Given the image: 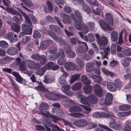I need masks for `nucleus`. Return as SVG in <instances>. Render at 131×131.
<instances>
[{"instance_id": "f257e3e1", "label": "nucleus", "mask_w": 131, "mask_h": 131, "mask_svg": "<svg viewBox=\"0 0 131 131\" xmlns=\"http://www.w3.org/2000/svg\"><path fill=\"white\" fill-rule=\"evenodd\" d=\"M45 96L47 98L53 101L58 100L61 98H66V97L65 96L62 94L59 95L51 93L49 92H47L45 94Z\"/></svg>"}, {"instance_id": "f03ea898", "label": "nucleus", "mask_w": 131, "mask_h": 131, "mask_svg": "<svg viewBox=\"0 0 131 131\" xmlns=\"http://www.w3.org/2000/svg\"><path fill=\"white\" fill-rule=\"evenodd\" d=\"M97 41L100 48L102 50H103L107 44L108 39L106 37L103 36L101 37L100 38L97 40Z\"/></svg>"}, {"instance_id": "7ed1b4c3", "label": "nucleus", "mask_w": 131, "mask_h": 131, "mask_svg": "<svg viewBox=\"0 0 131 131\" xmlns=\"http://www.w3.org/2000/svg\"><path fill=\"white\" fill-rule=\"evenodd\" d=\"M29 25H27L25 24L21 25L22 30L23 32H21L20 34L21 36L24 35L30 34L32 33V30Z\"/></svg>"}, {"instance_id": "20e7f679", "label": "nucleus", "mask_w": 131, "mask_h": 131, "mask_svg": "<svg viewBox=\"0 0 131 131\" xmlns=\"http://www.w3.org/2000/svg\"><path fill=\"white\" fill-rule=\"evenodd\" d=\"M75 126L79 127H85L88 124L87 121L84 119H80L75 121L73 123Z\"/></svg>"}, {"instance_id": "39448f33", "label": "nucleus", "mask_w": 131, "mask_h": 131, "mask_svg": "<svg viewBox=\"0 0 131 131\" xmlns=\"http://www.w3.org/2000/svg\"><path fill=\"white\" fill-rule=\"evenodd\" d=\"M49 108V105L46 103L43 102L41 103L39 106L40 112L39 114L42 115H46L45 113L48 110Z\"/></svg>"}, {"instance_id": "423d86ee", "label": "nucleus", "mask_w": 131, "mask_h": 131, "mask_svg": "<svg viewBox=\"0 0 131 131\" xmlns=\"http://www.w3.org/2000/svg\"><path fill=\"white\" fill-rule=\"evenodd\" d=\"M93 90L95 94L99 97H101L103 94L102 88L98 84H95L93 87Z\"/></svg>"}, {"instance_id": "0eeeda50", "label": "nucleus", "mask_w": 131, "mask_h": 131, "mask_svg": "<svg viewBox=\"0 0 131 131\" xmlns=\"http://www.w3.org/2000/svg\"><path fill=\"white\" fill-rule=\"evenodd\" d=\"M61 104L66 107H68L75 104V103L72 100L66 99L62 101L61 102Z\"/></svg>"}, {"instance_id": "6e6552de", "label": "nucleus", "mask_w": 131, "mask_h": 131, "mask_svg": "<svg viewBox=\"0 0 131 131\" xmlns=\"http://www.w3.org/2000/svg\"><path fill=\"white\" fill-rule=\"evenodd\" d=\"M24 64L29 69H34L36 67L37 63H35L32 60H27L24 61Z\"/></svg>"}, {"instance_id": "1a4fd4ad", "label": "nucleus", "mask_w": 131, "mask_h": 131, "mask_svg": "<svg viewBox=\"0 0 131 131\" xmlns=\"http://www.w3.org/2000/svg\"><path fill=\"white\" fill-rule=\"evenodd\" d=\"M77 98L79 101L81 103L83 104L84 105H90V103L87 101L88 97L87 98L85 96L82 94H80L78 96Z\"/></svg>"}, {"instance_id": "9d476101", "label": "nucleus", "mask_w": 131, "mask_h": 131, "mask_svg": "<svg viewBox=\"0 0 131 131\" xmlns=\"http://www.w3.org/2000/svg\"><path fill=\"white\" fill-rule=\"evenodd\" d=\"M61 56L58 59L57 61L58 64L60 65H63L66 61V59L64 52L63 49H61Z\"/></svg>"}, {"instance_id": "9b49d317", "label": "nucleus", "mask_w": 131, "mask_h": 131, "mask_svg": "<svg viewBox=\"0 0 131 131\" xmlns=\"http://www.w3.org/2000/svg\"><path fill=\"white\" fill-rule=\"evenodd\" d=\"M69 111L71 112H79L81 111L82 108L80 106L77 105L75 103L73 105H72L69 108Z\"/></svg>"}, {"instance_id": "f8f14e48", "label": "nucleus", "mask_w": 131, "mask_h": 131, "mask_svg": "<svg viewBox=\"0 0 131 131\" xmlns=\"http://www.w3.org/2000/svg\"><path fill=\"white\" fill-rule=\"evenodd\" d=\"M84 45L78 48L77 50L79 53L82 54L88 50V48L86 44L84 42H82Z\"/></svg>"}, {"instance_id": "ddd939ff", "label": "nucleus", "mask_w": 131, "mask_h": 131, "mask_svg": "<svg viewBox=\"0 0 131 131\" xmlns=\"http://www.w3.org/2000/svg\"><path fill=\"white\" fill-rule=\"evenodd\" d=\"M111 122L109 123V126L111 128L116 129L120 127V125L116 123V121L113 118L111 119Z\"/></svg>"}, {"instance_id": "4468645a", "label": "nucleus", "mask_w": 131, "mask_h": 131, "mask_svg": "<svg viewBox=\"0 0 131 131\" xmlns=\"http://www.w3.org/2000/svg\"><path fill=\"white\" fill-rule=\"evenodd\" d=\"M88 101L92 104H96L98 101L96 97L94 94H91L88 96Z\"/></svg>"}, {"instance_id": "2eb2a0df", "label": "nucleus", "mask_w": 131, "mask_h": 131, "mask_svg": "<svg viewBox=\"0 0 131 131\" xmlns=\"http://www.w3.org/2000/svg\"><path fill=\"white\" fill-rule=\"evenodd\" d=\"M92 116L95 118L105 117L107 118L108 115L106 113L104 112H94Z\"/></svg>"}, {"instance_id": "dca6fc26", "label": "nucleus", "mask_w": 131, "mask_h": 131, "mask_svg": "<svg viewBox=\"0 0 131 131\" xmlns=\"http://www.w3.org/2000/svg\"><path fill=\"white\" fill-rule=\"evenodd\" d=\"M113 95L112 94L108 93L106 95L105 100L106 102V104L108 105L112 103Z\"/></svg>"}, {"instance_id": "f3484780", "label": "nucleus", "mask_w": 131, "mask_h": 131, "mask_svg": "<svg viewBox=\"0 0 131 131\" xmlns=\"http://www.w3.org/2000/svg\"><path fill=\"white\" fill-rule=\"evenodd\" d=\"M64 67L67 70H72L75 68V65L72 62L70 61L66 62L64 64Z\"/></svg>"}, {"instance_id": "a211bd4d", "label": "nucleus", "mask_w": 131, "mask_h": 131, "mask_svg": "<svg viewBox=\"0 0 131 131\" xmlns=\"http://www.w3.org/2000/svg\"><path fill=\"white\" fill-rule=\"evenodd\" d=\"M107 85L108 89L111 91L114 92L117 89L116 84L113 82L108 83L107 84Z\"/></svg>"}, {"instance_id": "6ab92c4d", "label": "nucleus", "mask_w": 131, "mask_h": 131, "mask_svg": "<svg viewBox=\"0 0 131 131\" xmlns=\"http://www.w3.org/2000/svg\"><path fill=\"white\" fill-rule=\"evenodd\" d=\"M13 34L12 32H9L5 36V37L9 40L11 42L13 43L17 41V38H13Z\"/></svg>"}, {"instance_id": "aec40b11", "label": "nucleus", "mask_w": 131, "mask_h": 131, "mask_svg": "<svg viewBox=\"0 0 131 131\" xmlns=\"http://www.w3.org/2000/svg\"><path fill=\"white\" fill-rule=\"evenodd\" d=\"M17 52V49L16 48L14 47H9L6 51L7 53L11 55H14L16 54Z\"/></svg>"}, {"instance_id": "412c9836", "label": "nucleus", "mask_w": 131, "mask_h": 131, "mask_svg": "<svg viewBox=\"0 0 131 131\" xmlns=\"http://www.w3.org/2000/svg\"><path fill=\"white\" fill-rule=\"evenodd\" d=\"M100 24L103 29L111 30L112 29L108 24H106L105 21L103 20H101L100 21Z\"/></svg>"}, {"instance_id": "4be33fe9", "label": "nucleus", "mask_w": 131, "mask_h": 131, "mask_svg": "<svg viewBox=\"0 0 131 131\" xmlns=\"http://www.w3.org/2000/svg\"><path fill=\"white\" fill-rule=\"evenodd\" d=\"M60 15L66 21V23L70 24L71 23V19L70 16L63 13H60Z\"/></svg>"}, {"instance_id": "5701e85b", "label": "nucleus", "mask_w": 131, "mask_h": 131, "mask_svg": "<svg viewBox=\"0 0 131 131\" xmlns=\"http://www.w3.org/2000/svg\"><path fill=\"white\" fill-rule=\"evenodd\" d=\"M12 74L16 78V80L20 83L23 82L24 79L22 78L19 73L15 71L12 72Z\"/></svg>"}, {"instance_id": "b1692460", "label": "nucleus", "mask_w": 131, "mask_h": 131, "mask_svg": "<svg viewBox=\"0 0 131 131\" xmlns=\"http://www.w3.org/2000/svg\"><path fill=\"white\" fill-rule=\"evenodd\" d=\"M11 28L13 31L17 32H19L20 30V27L16 23H13L10 25Z\"/></svg>"}, {"instance_id": "393cba45", "label": "nucleus", "mask_w": 131, "mask_h": 131, "mask_svg": "<svg viewBox=\"0 0 131 131\" xmlns=\"http://www.w3.org/2000/svg\"><path fill=\"white\" fill-rule=\"evenodd\" d=\"M84 40L87 41L92 42L95 40V37L92 34H89L87 36L84 35Z\"/></svg>"}, {"instance_id": "a878e982", "label": "nucleus", "mask_w": 131, "mask_h": 131, "mask_svg": "<svg viewBox=\"0 0 131 131\" xmlns=\"http://www.w3.org/2000/svg\"><path fill=\"white\" fill-rule=\"evenodd\" d=\"M82 87V83L81 82H78L72 86L71 89L73 90L76 91L80 90Z\"/></svg>"}, {"instance_id": "bb28decb", "label": "nucleus", "mask_w": 131, "mask_h": 131, "mask_svg": "<svg viewBox=\"0 0 131 131\" xmlns=\"http://www.w3.org/2000/svg\"><path fill=\"white\" fill-rule=\"evenodd\" d=\"M90 105V104L89 105H80V106L83 107V112L84 113L89 114L90 113V112L91 111L92 108H91L89 106Z\"/></svg>"}, {"instance_id": "cd10ccee", "label": "nucleus", "mask_w": 131, "mask_h": 131, "mask_svg": "<svg viewBox=\"0 0 131 131\" xmlns=\"http://www.w3.org/2000/svg\"><path fill=\"white\" fill-rule=\"evenodd\" d=\"M49 42L48 40H46L41 42L40 46V48L42 50L46 49L49 45Z\"/></svg>"}, {"instance_id": "c85d7f7f", "label": "nucleus", "mask_w": 131, "mask_h": 131, "mask_svg": "<svg viewBox=\"0 0 131 131\" xmlns=\"http://www.w3.org/2000/svg\"><path fill=\"white\" fill-rule=\"evenodd\" d=\"M118 34L115 31L112 32L111 34V38L112 41L114 42H116L118 39Z\"/></svg>"}, {"instance_id": "c756f323", "label": "nucleus", "mask_w": 131, "mask_h": 131, "mask_svg": "<svg viewBox=\"0 0 131 131\" xmlns=\"http://www.w3.org/2000/svg\"><path fill=\"white\" fill-rule=\"evenodd\" d=\"M80 77L79 74H74L71 76L70 78V83L71 84H72Z\"/></svg>"}, {"instance_id": "7c9ffc66", "label": "nucleus", "mask_w": 131, "mask_h": 131, "mask_svg": "<svg viewBox=\"0 0 131 131\" xmlns=\"http://www.w3.org/2000/svg\"><path fill=\"white\" fill-rule=\"evenodd\" d=\"M66 55L68 57L72 58L74 57L75 56V52L73 51L68 50L65 51Z\"/></svg>"}, {"instance_id": "2f4dec72", "label": "nucleus", "mask_w": 131, "mask_h": 131, "mask_svg": "<svg viewBox=\"0 0 131 131\" xmlns=\"http://www.w3.org/2000/svg\"><path fill=\"white\" fill-rule=\"evenodd\" d=\"M78 21L77 20H76L74 22V25L75 28L78 30H80L82 28L83 26L82 23V21L79 20Z\"/></svg>"}, {"instance_id": "473e14b6", "label": "nucleus", "mask_w": 131, "mask_h": 131, "mask_svg": "<svg viewBox=\"0 0 131 131\" xmlns=\"http://www.w3.org/2000/svg\"><path fill=\"white\" fill-rule=\"evenodd\" d=\"M106 18L111 25H113V21L112 16L110 13H106L105 15Z\"/></svg>"}, {"instance_id": "72a5a7b5", "label": "nucleus", "mask_w": 131, "mask_h": 131, "mask_svg": "<svg viewBox=\"0 0 131 131\" xmlns=\"http://www.w3.org/2000/svg\"><path fill=\"white\" fill-rule=\"evenodd\" d=\"M130 108V105L127 104L122 105L120 106L119 107V109L121 111H125L129 110Z\"/></svg>"}, {"instance_id": "f704fd0d", "label": "nucleus", "mask_w": 131, "mask_h": 131, "mask_svg": "<svg viewBox=\"0 0 131 131\" xmlns=\"http://www.w3.org/2000/svg\"><path fill=\"white\" fill-rule=\"evenodd\" d=\"M129 60L128 58H123L121 61L122 64L125 67L128 66L129 64Z\"/></svg>"}, {"instance_id": "c9c22d12", "label": "nucleus", "mask_w": 131, "mask_h": 131, "mask_svg": "<svg viewBox=\"0 0 131 131\" xmlns=\"http://www.w3.org/2000/svg\"><path fill=\"white\" fill-rule=\"evenodd\" d=\"M110 48H107L104 50V53L103 52H101L100 53L102 55V58L103 59L106 58V56L108 54L110 53Z\"/></svg>"}, {"instance_id": "e433bc0d", "label": "nucleus", "mask_w": 131, "mask_h": 131, "mask_svg": "<svg viewBox=\"0 0 131 131\" xmlns=\"http://www.w3.org/2000/svg\"><path fill=\"white\" fill-rule=\"evenodd\" d=\"M131 114V110L127 112H120L117 113V116L119 117L127 116Z\"/></svg>"}, {"instance_id": "4c0bfd02", "label": "nucleus", "mask_w": 131, "mask_h": 131, "mask_svg": "<svg viewBox=\"0 0 131 131\" xmlns=\"http://www.w3.org/2000/svg\"><path fill=\"white\" fill-rule=\"evenodd\" d=\"M81 79L82 81L85 84H90L91 83L90 81L85 75H82Z\"/></svg>"}, {"instance_id": "58836bf2", "label": "nucleus", "mask_w": 131, "mask_h": 131, "mask_svg": "<svg viewBox=\"0 0 131 131\" xmlns=\"http://www.w3.org/2000/svg\"><path fill=\"white\" fill-rule=\"evenodd\" d=\"M84 91L86 93H89L91 92L92 90V86L89 85H85L83 87Z\"/></svg>"}, {"instance_id": "ea45409f", "label": "nucleus", "mask_w": 131, "mask_h": 131, "mask_svg": "<svg viewBox=\"0 0 131 131\" xmlns=\"http://www.w3.org/2000/svg\"><path fill=\"white\" fill-rule=\"evenodd\" d=\"M46 71V67H43L37 70L36 72V74L39 75H42Z\"/></svg>"}, {"instance_id": "a19ab883", "label": "nucleus", "mask_w": 131, "mask_h": 131, "mask_svg": "<svg viewBox=\"0 0 131 131\" xmlns=\"http://www.w3.org/2000/svg\"><path fill=\"white\" fill-rule=\"evenodd\" d=\"M70 41L72 45H75L76 44L77 42L78 43H79L81 42L79 40L78 38L76 37H73L71 38Z\"/></svg>"}, {"instance_id": "79ce46f5", "label": "nucleus", "mask_w": 131, "mask_h": 131, "mask_svg": "<svg viewBox=\"0 0 131 131\" xmlns=\"http://www.w3.org/2000/svg\"><path fill=\"white\" fill-rule=\"evenodd\" d=\"M7 11L11 14L19 15L20 18H22L21 16L20 15V13L18 12L16 10H15L10 8H8L7 9Z\"/></svg>"}, {"instance_id": "37998d69", "label": "nucleus", "mask_w": 131, "mask_h": 131, "mask_svg": "<svg viewBox=\"0 0 131 131\" xmlns=\"http://www.w3.org/2000/svg\"><path fill=\"white\" fill-rule=\"evenodd\" d=\"M35 84L37 85V86L35 88H38L39 90L42 91H45V88L43 85L41 83L37 82H36Z\"/></svg>"}, {"instance_id": "c03bdc74", "label": "nucleus", "mask_w": 131, "mask_h": 131, "mask_svg": "<svg viewBox=\"0 0 131 131\" xmlns=\"http://www.w3.org/2000/svg\"><path fill=\"white\" fill-rule=\"evenodd\" d=\"M66 77L61 76L58 79V82L61 84L63 85L66 83Z\"/></svg>"}, {"instance_id": "a18cd8bd", "label": "nucleus", "mask_w": 131, "mask_h": 131, "mask_svg": "<svg viewBox=\"0 0 131 131\" xmlns=\"http://www.w3.org/2000/svg\"><path fill=\"white\" fill-rule=\"evenodd\" d=\"M69 115L75 118H80L83 117V115L80 113H73L69 114Z\"/></svg>"}, {"instance_id": "49530a36", "label": "nucleus", "mask_w": 131, "mask_h": 131, "mask_svg": "<svg viewBox=\"0 0 131 131\" xmlns=\"http://www.w3.org/2000/svg\"><path fill=\"white\" fill-rule=\"evenodd\" d=\"M55 40L56 42H58L60 45H65L66 44V42L59 37H57Z\"/></svg>"}, {"instance_id": "de8ad7c7", "label": "nucleus", "mask_w": 131, "mask_h": 131, "mask_svg": "<svg viewBox=\"0 0 131 131\" xmlns=\"http://www.w3.org/2000/svg\"><path fill=\"white\" fill-rule=\"evenodd\" d=\"M39 59L40 62L41 64L43 65L46 63V57L44 55H42L40 56Z\"/></svg>"}, {"instance_id": "09e8293b", "label": "nucleus", "mask_w": 131, "mask_h": 131, "mask_svg": "<svg viewBox=\"0 0 131 131\" xmlns=\"http://www.w3.org/2000/svg\"><path fill=\"white\" fill-rule=\"evenodd\" d=\"M11 60V58L8 56H6L3 58L0 59V62L3 63H7L10 62Z\"/></svg>"}, {"instance_id": "8fccbe9b", "label": "nucleus", "mask_w": 131, "mask_h": 131, "mask_svg": "<svg viewBox=\"0 0 131 131\" xmlns=\"http://www.w3.org/2000/svg\"><path fill=\"white\" fill-rule=\"evenodd\" d=\"M95 25V23L93 21L89 22L87 24V26L91 31L94 30Z\"/></svg>"}, {"instance_id": "3c124183", "label": "nucleus", "mask_w": 131, "mask_h": 131, "mask_svg": "<svg viewBox=\"0 0 131 131\" xmlns=\"http://www.w3.org/2000/svg\"><path fill=\"white\" fill-rule=\"evenodd\" d=\"M122 53L124 55L127 56H129L131 54V51L130 50L128 49H124L122 52Z\"/></svg>"}, {"instance_id": "603ef678", "label": "nucleus", "mask_w": 131, "mask_h": 131, "mask_svg": "<svg viewBox=\"0 0 131 131\" xmlns=\"http://www.w3.org/2000/svg\"><path fill=\"white\" fill-rule=\"evenodd\" d=\"M70 89V86L69 85H67L62 86L61 88L62 91L64 93L67 92Z\"/></svg>"}, {"instance_id": "864d4df0", "label": "nucleus", "mask_w": 131, "mask_h": 131, "mask_svg": "<svg viewBox=\"0 0 131 131\" xmlns=\"http://www.w3.org/2000/svg\"><path fill=\"white\" fill-rule=\"evenodd\" d=\"M89 28L87 25H84L82 28L81 31L84 34H86L89 31Z\"/></svg>"}, {"instance_id": "5fc2aeb1", "label": "nucleus", "mask_w": 131, "mask_h": 131, "mask_svg": "<svg viewBox=\"0 0 131 131\" xmlns=\"http://www.w3.org/2000/svg\"><path fill=\"white\" fill-rule=\"evenodd\" d=\"M41 35L39 32L37 30H35L34 32L33 37L35 38H40Z\"/></svg>"}, {"instance_id": "6e6d98bb", "label": "nucleus", "mask_w": 131, "mask_h": 131, "mask_svg": "<svg viewBox=\"0 0 131 131\" xmlns=\"http://www.w3.org/2000/svg\"><path fill=\"white\" fill-rule=\"evenodd\" d=\"M30 40V38L28 36H26L23 38L21 41L23 44H25L29 42Z\"/></svg>"}, {"instance_id": "4d7b16f0", "label": "nucleus", "mask_w": 131, "mask_h": 131, "mask_svg": "<svg viewBox=\"0 0 131 131\" xmlns=\"http://www.w3.org/2000/svg\"><path fill=\"white\" fill-rule=\"evenodd\" d=\"M63 10L65 13L69 14L71 12L72 9L70 7L66 6L63 7Z\"/></svg>"}, {"instance_id": "13d9d810", "label": "nucleus", "mask_w": 131, "mask_h": 131, "mask_svg": "<svg viewBox=\"0 0 131 131\" xmlns=\"http://www.w3.org/2000/svg\"><path fill=\"white\" fill-rule=\"evenodd\" d=\"M83 10L85 12H87L88 14L91 11V8L85 4L83 5Z\"/></svg>"}, {"instance_id": "bf43d9fd", "label": "nucleus", "mask_w": 131, "mask_h": 131, "mask_svg": "<svg viewBox=\"0 0 131 131\" xmlns=\"http://www.w3.org/2000/svg\"><path fill=\"white\" fill-rule=\"evenodd\" d=\"M74 13L75 15L78 20L82 21V18L81 16L80 12L77 10L75 11Z\"/></svg>"}, {"instance_id": "052dcab7", "label": "nucleus", "mask_w": 131, "mask_h": 131, "mask_svg": "<svg viewBox=\"0 0 131 131\" xmlns=\"http://www.w3.org/2000/svg\"><path fill=\"white\" fill-rule=\"evenodd\" d=\"M8 43L4 41H0V46L3 48H6L8 47Z\"/></svg>"}, {"instance_id": "680f3d73", "label": "nucleus", "mask_w": 131, "mask_h": 131, "mask_svg": "<svg viewBox=\"0 0 131 131\" xmlns=\"http://www.w3.org/2000/svg\"><path fill=\"white\" fill-rule=\"evenodd\" d=\"M54 65V63L52 62H49L48 63L45 65L44 67H46V70L47 69H49L52 67Z\"/></svg>"}, {"instance_id": "e2e57ef3", "label": "nucleus", "mask_w": 131, "mask_h": 131, "mask_svg": "<svg viewBox=\"0 0 131 131\" xmlns=\"http://www.w3.org/2000/svg\"><path fill=\"white\" fill-rule=\"evenodd\" d=\"M88 129H91L94 128L96 126V124L93 123L89 122L88 123Z\"/></svg>"}, {"instance_id": "0e129e2a", "label": "nucleus", "mask_w": 131, "mask_h": 131, "mask_svg": "<svg viewBox=\"0 0 131 131\" xmlns=\"http://www.w3.org/2000/svg\"><path fill=\"white\" fill-rule=\"evenodd\" d=\"M57 51V48L55 47H54L50 48L48 51L50 53L52 54L53 53L56 52Z\"/></svg>"}, {"instance_id": "69168bd1", "label": "nucleus", "mask_w": 131, "mask_h": 131, "mask_svg": "<svg viewBox=\"0 0 131 131\" xmlns=\"http://www.w3.org/2000/svg\"><path fill=\"white\" fill-rule=\"evenodd\" d=\"M48 35L52 38L54 40L58 37H57L55 33L51 31H47Z\"/></svg>"}, {"instance_id": "338daca9", "label": "nucleus", "mask_w": 131, "mask_h": 131, "mask_svg": "<svg viewBox=\"0 0 131 131\" xmlns=\"http://www.w3.org/2000/svg\"><path fill=\"white\" fill-rule=\"evenodd\" d=\"M27 66L24 64V61L23 63H21L20 65V70L21 71H24L26 69V67Z\"/></svg>"}, {"instance_id": "774afa93", "label": "nucleus", "mask_w": 131, "mask_h": 131, "mask_svg": "<svg viewBox=\"0 0 131 131\" xmlns=\"http://www.w3.org/2000/svg\"><path fill=\"white\" fill-rule=\"evenodd\" d=\"M52 129V131H62V129H60L58 126L56 125H53Z\"/></svg>"}]
</instances>
